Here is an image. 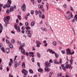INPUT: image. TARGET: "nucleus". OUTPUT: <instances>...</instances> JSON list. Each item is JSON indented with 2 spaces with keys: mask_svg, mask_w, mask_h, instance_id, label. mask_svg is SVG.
I'll use <instances>...</instances> for the list:
<instances>
[{
  "mask_svg": "<svg viewBox=\"0 0 77 77\" xmlns=\"http://www.w3.org/2000/svg\"><path fill=\"white\" fill-rule=\"evenodd\" d=\"M28 35L29 38H31V37H32V33H29V34H28Z\"/></svg>",
  "mask_w": 77,
  "mask_h": 77,
  "instance_id": "obj_29",
  "label": "nucleus"
},
{
  "mask_svg": "<svg viewBox=\"0 0 77 77\" xmlns=\"http://www.w3.org/2000/svg\"><path fill=\"white\" fill-rule=\"evenodd\" d=\"M22 73L24 74V75H27V72H27V71L25 70V69H23L22 70Z\"/></svg>",
  "mask_w": 77,
  "mask_h": 77,
  "instance_id": "obj_6",
  "label": "nucleus"
},
{
  "mask_svg": "<svg viewBox=\"0 0 77 77\" xmlns=\"http://www.w3.org/2000/svg\"><path fill=\"white\" fill-rule=\"evenodd\" d=\"M53 45H54V46H56L57 45V43L56 41H54L53 42Z\"/></svg>",
  "mask_w": 77,
  "mask_h": 77,
  "instance_id": "obj_22",
  "label": "nucleus"
},
{
  "mask_svg": "<svg viewBox=\"0 0 77 77\" xmlns=\"http://www.w3.org/2000/svg\"><path fill=\"white\" fill-rule=\"evenodd\" d=\"M49 62H50V63H53V60H52L51 59L49 60Z\"/></svg>",
  "mask_w": 77,
  "mask_h": 77,
  "instance_id": "obj_46",
  "label": "nucleus"
},
{
  "mask_svg": "<svg viewBox=\"0 0 77 77\" xmlns=\"http://www.w3.org/2000/svg\"><path fill=\"white\" fill-rule=\"evenodd\" d=\"M35 43L36 44H39V45H40L41 44V42H39L37 40L36 41Z\"/></svg>",
  "mask_w": 77,
  "mask_h": 77,
  "instance_id": "obj_23",
  "label": "nucleus"
},
{
  "mask_svg": "<svg viewBox=\"0 0 77 77\" xmlns=\"http://www.w3.org/2000/svg\"><path fill=\"white\" fill-rule=\"evenodd\" d=\"M14 7L12 6H11L10 7V12H12L14 11Z\"/></svg>",
  "mask_w": 77,
  "mask_h": 77,
  "instance_id": "obj_14",
  "label": "nucleus"
},
{
  "mask_svg": "<svg viewBox=\"0 0 77 77\" xmlns=\"http://www.w3.org/2000/svg\"><path fill=\"white\" fill-rule=\"evenodd\" d=\"M53 74V72H51L49 74V76H51V75Z\"/></svg>",
  "mask_w": 77,
  "mask_h": 77,
  "instance_id": "obj_47",
  "label": "nucleus"
},
{
  "mask_svg": "<svg viewBox=\"0 0 77 77\" xmlns=\"http://www.w3.org/2000/svg\"><path fill=\"white\" fill-rule=\"evenodd\" d=\"M62 60H61V58H60V61L59 63H61V64H62Z\"/></svg>",
  "mask_w": 77,
  "mask_h": 77,
  "instance_id": "obj_48",
  "label": "nucleus"
},
{
  "mask_svg": "<svg viewBox=\"0 0 77 77\" xmlns=\"http://www.w3.org/2000/svg\"><path fill=\"white\" fill-rule=\"evenodd\" d=\"M30 30L27 29L26 30V33H27V34H29V33H30Z\"/></svg>",
  "mask_w": 77,
  "mask_h": 77,
  "instance_id": "obj_21",
  "label": "nucleus"
},
{
  "mask_svg": "<svg viewBox=\"0 0 77 77\" xmlns=\"http://www.w3.org/2000/svg\"><path fill=\"white\" fill-rule=\"evenodd\" d=\"M62 73H59L58 74V77H61L62 76Z\"/></svg>",
  "mask_w": 77,
  "mask_h": 77,
  "instance_id": "obj_39",
  "label": "nucleus"
},
{
  "mask_svg": "<svg viewBox=\"0 0 77 77\" xmlns=\"http://www.w3.org/2000/svg\"><path fill=\"white\" fill-rule=\"evenodd\" d=\"M37 47H40V46H39V44H37L36 45Z\"/></svg>",
  "mask_w": 77,
  "mask_h": 77,
  "instance_id": "obj_62",
  "label": "nucleus"
},
{
  "mask_svg": "<svg viewBox=\"0 0 77 77\" xmlns=\"http://www.w3.org/2000/svg\"><path fill=\"white\" fill-rule=\"evenodd\" d=\"M66 7H67V5H64V8H66Z\"/></svg>",
  "mask_w": 77,
  "mask_h": 77,
  "instance_id": "obj_56",
  "label": "nucleus"
},
{
  "mask_svg": "<svg viewBox=\"0 0 77 77\" xmlns=\"http://www.w3.org/2000/svg\"><path fill=\"white\" fill-rule=\"evenodd\" d=\"M41 29L42 30H43V31H44V32H46V31H47V29L46 28H41Z\"/></svg>",
  "mask_w": 77,
  "mask_h": 77,
  "instance_id": "obj_26",
  "label": "nucleus"
},
{
  "mask_svg": "<svg viewBox=\"0 0 77 77\" xmlns=\"http://www.w3.org/2000/svg\"><path fill=\"white\" fill-rule=\"evenodd\" d=\"M29 54L31 56V55H33V54H34V53L33 52H29Z\"/></svg>",
  "mask_w": 77,
  "mask_h": 77,
  "instance_id": "obj_34",
  "label": "nucleus"
},
{
  "mask_svg": "<svg viewBox=\"0 0 77 77\" xmlns=\"http://www.w3.org/2000/svg\"><path fill=\"white\" fill-rule=\"evenodd\" d=\"M14 66H15V68H17V66H18L17 65L16 63L14 65Z\"/></svg>",
  "mask_w": 77,
  "mask_h": 77,
  "instance_id": "obj_53",
  "label": "nucleus"
},
{
  "mask_svg": "<svg viewBox=\"0 0 77 77\" xmlns=\"http://www.w3.org/2000/svg\"><path fill=\"white\" fill-rule=\"evenodd\" d=\"M35 12L36 15H38V14L40 18H41L42 17V12H41V11H38V10H35Z\"/></svg>",
  "mask_w": 77,
  "mask_h": 77,
  "instance_id": "obj_1",
  "label": "nucleus"
},
{
  "mask_svg": "<svg viewBox=\"0 0 77 77\" xmlns=\"http://www.w3.org/2000/svg\"><path fill=\"white\" fill-rule=\"evenodd\" d=\"M49 51H51L52 54H55V52H54V51H53L51 49Z\"/></svg>",
  "mask_w": 77,
  "mask_h": 77,
  "instance_id": "obj_31",
  "label": "nucleus"
},
{
  "mask_svg": "<svg viewBox=\"0 0 77 77\" xmlns=\"http://www.w3.org/2000/svg\"><path fill=\"white\" fill-rule=\"evenodd\" d=\"M73 61V60H72V59H71L70 60V63L71 64H72V62Z\"/></svg>",
  "mask_w": 77,
  "mask_h": 77,
  "instance_id": "obj_41",
  "label": "nucleus"
},
{
  "mask_svg": "<svg viewBox=\"0 0 77 77\" xmlns=\"http://www.w3.org/2000/svg\"><path fill=\"white\" fill-rule=\"evenodd\" d=\"M2 26V24H0V29H1V30H3V26Z\"/></svg>",
  "mask_w": 77,
  "mask_h": 77,
  "instance_id": "obj_42",
  "label": "nucleus"
},
{
  "mask_svg": "<svg viewBox=\"0 0 77 77\" xmlns=\"http://www.w3.org/2000/svg\"><path fill=\"white\" fill-rule=\"evenodd\" d=\"M16 21L17 23H19V22L18 21V19H17Z\"/></svg>",
  "mask_w": 77,
  "mask_h": 77,
  "instance_id": "obj_57",
  "label": "nucleus"
},
{
  "mask_svg": "<svg viewBox=\"0 0 77 77\" xmlns=\"http://www.w3.org/2000/svg\"><path fill=\"white\" fill-rule=\"evenodd\" d=\"M22 48H23V46H21L19 47L20 50V49H21H21H22Z\"/></svg>",
  "mask_w": 77,
  "mask_h": 77,
  "instance_id": "obj_51",
  "label": "nucleus"
},
{
  "mask_svg": "<svg viewBox=\"0 0 77 77\" xmlns=\"http://www.w3.org/2000/svg\"><path fill=\"white\" fill-rule=\"evenodd\" d=\"M10 18H11V17L9 16H7L4 18V19L5 23H7V24H8L9 23V22L8 21H9Z\"/></svg>",
  "mask_w": 77,
  "mask_h": 77,
  "instance_id": "obj_2",
  "label": "nucleus"
},
{
  "mask_svg": "<svg viewBox=\"0 0 77 77\" xmlns=\"http://www.w3.org/2000/svg\"><path fill=\"white\" fill-rule=\"evenodd\" d=\"M37 65H38V66H39V67H40V66H41V65H40V63H37Z\"/></svg>",
  "mask_w": 77,
  "mask_h": 77,
  "instance_id": "obj_50",
  "label": "nucleus"
},
{
  "mask_svg": "<svg viewBox=\"0 0 77 77\" xmlns=\"http://www.w3.org/2000/svg\"><path fill=\"white\" fill-rule=\"evenodd\" d=\"M7 71H9V68H8V67H7Z\"/></svg>",
  "mask_w": 77,
  "mask_h": 77,
  "instance_id": "obj_63",
  "label": "nucleus"
},
{
  "mask_svg": "<svg viewBox=\"0 0 77 77\" xmlns=\"http://www.w3.org/2000/svg\"><path fill=\"white\" fill-rule=\"evenodd\" d=\"M55 56L56 58H57L59 57V55L57 54V53H55Z\"/></svg>",
  "mask_w": 77,
  "mask_h": 77,
  "instance_id": "obj_33",
  "label": "nucleus"
},
{
  "mask_svg": "<svg viewBox=\"0 0 77 77\" xmlns=\"http://www.w3.org/2000/svg\"><path fill=\"white\" fill-rule=\"evenodd\" d=\"M45 66L46 67H48V66L50 67L51 66V63H49L48 62L46 61L45 62Z\"/></svg>",
  "mask_w": 77,
  "mask_h": 77,
  "instance_id": "obj_7",
  "label": "nucleus"
},
{
  "mask_svg": "<svg viewBox=\"0 0 77 77\" xmlns=\"http://www.w3.org/2000/svg\"><path fill=\"white\" fill-rule=\"evenodd\" d=\"M10 62H9V63H8V65H9V67H10V66H11V65H12V63H13V62H12V59H10Z\"/></svg>",
  "mask_w": 77,
  "mask_h": 77,
  "instance_id": "obj_11",
  "label": "nucleus"
},
{
  "mask_svg": "<svg viewBox=\"0 0 77 77\" xmlns=\"http://www.w3.org/2000/svg\"><path fill=\"white\" fill-rule=\"evenodd\" d=\"M31 14H32V15H33L34 14V11H31Z\"/></svg>",
  "mask_w": 77,
  "mask_h": 77,
  "instance_id": "obj_44",
  "label": "nucleus"
},
{
  "mask_svg": "<svg viewBox=\"0 0 77 77\" xmlns=\"http://www.w3.org/2000/svg\"><path fill=\"white\" fill-rule=\"evenodd\" d=\"M35 22L32 21L31 22V25L32 27H33V26H35Z\"/></svg>",
  "mask_w": 77,
  "mask_h": 77,
  "instance_id": "obj_17",
  "label": "nucleus"
},
{
  "mask_svg": "<svg viewBox=\"0 0 77 77\" xmlns=\"http://www.w3.org/2000/svg\"><path fill=\"white\" fill-rule=\"evenodd\" d=\"M6 51L7 53H9L10 52V49L9 48H7L6 49Z\"/></svg>",
  "mask_w": 77,
  "mask_h": 77,
  "instance_id": "obj_15",
  "label": "nucleus"
},
{
  "mask_svg": "<svg viewBox=\"0 0 77 77\" xmlns=\"http://www.w3.org/2000/svg\"><path fill=\"white\" fill-rule=\"evenodd\" d=\"M37 0L39 3H40L41 2H42V0Z\"/></svg>",
  "mask_w": 77,
  "mask_h": 77,
  "instance_id": "obj_52",
  "label": "nucleus"
},
{
  "mask_svg": "<svg viewBox=\"0 0 77 77\" xmlns=\"http://www.w3.org/2000/svg\"><path fill=\"white\" fill-rule=\"evenodd\" d=\"M66 51H67V54H71V50L69 48H68L66 49Z\"/></svg>",
  "mask_w": 77,
  "mask_h": 77,
  "instance_id": "obj_9",
  "label": "nucleus"
},
{
  "mask_svg": "<svg viewBox=\"0 0 77 77\" xmlns=\"http://www.w3.org/2000/svg\"><path fill=\"white\" fill-rule=\"evenodd\" d=\"M66 77H70L69 75H66Z\"/></svg>",
  "mask_w": 77,
  "mask_h": 77,
  "instance_id": "obj_64",
  "label": "nucleus"
},
{
  "mask_svg": "<svg viewBox=\"0 0 77 77\" xmlns=\"http://www.w3.org/2000/svg\"><path fill=\"white\" fill-rule=\"evenodd\" d=\"M2 44L0 43V48H1L2 51L4 52V53H5V48L4 47H2Z\"/></svg>",
  "mask_w": 77,
  "mask_h": 77,
  "instance_id": "obj_5",
  "label": "nucleus"
},
{
  "mask_svg": "<svg viewBox=\"0 0 77 77\" xmlns=\"http://www.w3.org/2000/svg\"><path fill=\"white\" fill-rule=\"evenodd\" d=\"M71 67V64L69 65L68 64H67L65 66V68L67 69H70Z\"/></svg>",
  "mask_w": 77,
  "mask_h": 77,
  "instance_id": "obj_10",
  "label": "nucleus"
},
{
  "mask_svg": "<svg viewBox=\"0 0 77 77\" xmlns=\"http://www.w3.org/2000/svg\"><path fill=\"white\" fill-rule=\"evenodd\" d=\"M17 18H18L19 20H21V17L20 15H18Z\"/></svg>",
  "mask_w": 77,
  "mask_h": 77,
  "instance_id": "obj_20",
  "label": "nucleus"
},
{
  "mask_svg": "<svg viewBox=\"0 0 77 77\" xmlns=\"http://www.w3.org/2000/svg\"><path fill=\"white\" fill-rule=\"evenodd\" d=\"M70 10L72 11H74V9H73V8L72 7V6L70 7Z\"/></svg>",
  "mask_w": 77,
  "mask_h": 77,
  "instance_id": "obj_40",
  "label": "nucleus"
},
{
  "mask_svg": "<svg viewBox=\"0 0 77 77\" xmlns=\"http://www.w3.org/2000/svg\"><path fill=\"white\" fill-rule=\"evenodd\" d=\"M21 51L22 54H26V52L25 51V50H24V49L23 48L21 49Z\"/></svg>",
  "mask_w": 77,
  "mask_h": 77,
  "instance_id": "obj_13",
  "label": "nucleus"
},
{
  "mask_svg": "<svg viewBox=\"0 0 77 77\" xmlns=\"http://www.w3.org/2000/svg\"><path fill=\"white\" fill-rule=\"evenodd\" d=\"M26 55L27 56H29V53L27 52H26Z\"/></svg>",
  "mask_w": 77,
  "mask_h": 77,
  "instance_id": "obj_60",
  "label": "nucleus"
},
{
  "mask_svg": "<svg viewBox=\"0 0 77 77\" xmlns=\"http://www.w3.org/2000/svg\"><path fill=\"white\" fill-rule=\"evenodd\" d=\"M31 60H32L33 62H35V60H34V58H32V59Z\"/></svg>",
  "mask_w": 77,
  "mask_h": 77,
  "instance_id": "obj_54",
  "label": "nucleus"
},
{
  "mask_svg": "<svg viewBox=\"0 0 77 77\" xmlns=\"http://www.w3.org/2000/svg\"><path fill=\"white\" fill-rule=\"evenodd\" d=\"M54 63L56 64H59V62L57 61V60L56 59H54Z\"/></svg>",
  "mask_w": 77,
  "mask_h": 77,
  "instance_id": "obj_12",
  "label": "nucleus"
},
{
  "mask_svg": "<svg viewBox=\"0 0 77 77\" xmlns=\"http://www.w3.org/2000/svg\"><path fill=\"white\" fill-rule=\"evenodd\" d=\"M37 55L38 57H39V58H40V57H41V54H40V53H37Z\"/></svg>",
  "mask_w": 77,
  "mask_h": 77,
  "instance_id": "obj_18",
  "label": "nucleus"
},
{
  "mask_svg": "<svg viewBox=\"0 0 77 77\" xmlns=\"http://www.w3.org/2000/svg\"><path fill=\"white\" fill-rule=\"evenodd\" d=\"M7 2L8 4H9V5H11V3H12V2H11V0H8Z\"/></svg>",
  "mask_w": 77,
  "mask_h": 77,
  "instance_id": "obj_27",
  "label": "nucleus"
},
{
  "mask_svg": "<svg viewBox=\"0 0 77 77\" xmlns=\"http://www.w3.org/2000/svg\"><path fill=\"white\" fill-rule=\"evenodd\" d=\"M7 8H9L11 7V5L8 4L6 5Z\"/></svg>",
  "mask_w": 77,
  "mask_h": 77,
  "instance_id": "obj_32",
  "label": "nucleus"
},
{
  "mask_svg": "<svg viewBox=\"0 0 77 77\" xmlns=\"http://www.w3.org/2000/svg\"><path fill=\"white\" fill-rule=\"evenodd\" d=\"M6 41L8 44H9V41H8V40L7 39H6Z\"/></svg>",
  "mask_w": 77,
  "mask_h": 77,
  "instance_id": "obj_61",
  "label": "nucleus"
},
{
  "mask_svg": "<svg viewBox=\"0 0 77 77\" xmlns=\"http://www.w3.org/2000/svg\"><path fill=\"white\" fill-rule=\"evenodd\" d=\"M42 19H44L45 18V16L44 14H43L42 16Z\"/></svg>",
  "mask_w": 77,
  "mask_h": 77,
  "instance_id": "obj_43",
  "label": "nucleus"
},
{
  "mask_svg": "<svg viewBox=\"0 0 77 77\" xmlns=\"http://www.w3.org/2000/svg\"><path fill=\"white\" fill-rule=\"evenodd\" d=\"M21 9L23 11H26V5L25 4H23L21 7Z\"/></svg>",
  "mask_w": 77,
  "mask_h": 77,
  "instance_id": "obj_4",
  "label": "nucleus"
},
{
  "mask_svg": "<svg viewBox=\"0 0 77 77\" xmlns=\"http://www.w3.org/2000/svg\"><path fill=\"white\" fill-rule=\"evenodd\" d=\"M47 5H46V10L47 11H48V6H49V5H48V3H47Z\"/></svg>",
  "mask_w": 77,
  "mask_h": 77,
  "instance_id": "obj_30",
  "label": "nucleus"
},
{
  "mask_svg": "<svg viewBox=\"0 0 77 77\" xmlns=\"http://www.w3.org/2000/svg\"><path fill=\"white\" fill-rule=\"evenodd\" d=\"M49 69V68L48 67H45V71H48Z\"/></svg>",
  "mask_w": 77,
  "mask_h": 77,
  "instance_id": "obj_38",
  "label": "nucleus"
},
{
  "mask_svg": "<svg viewBox=\"0 0 77 77\" xmlns=\"http://www.w3.org/2000/svg\"><path fill=\"white\" fill-rule=\"evenodd\" d=\"M25 25L26 26H27L29 25V23L27 22H26L25 23Z\"/></svg>",
  "mask_w": 77,
  "mask_h": 77,
  "instance_id": "obj_45",
  "label": "nucleus"
},
{
  "mask_svg": "<svg viewBox=\"0 0 77 77\" xmlns=\"http://www.w3.org/2000/svg\"><path fill=\"white\" fill-rule=\"evenodd\" d=\"M16 64H17V66H18L19 65H21V64H20V63H16Z\"/></svg>",
  "mask_w": 77,
  "mask_h": 77,
  "instance_id": "obj_55",
  "label": "nucleus"
},
{
  "mask_svg": "<svg viewBox=\"0 0 77 77\" xmlns=\"http://www.w3.org/2000/svg\"><path fill=\"white\" fill-rule=\"evenodd\" d=\"M61 52L63 53V54H65V51L64 50L61 51Z\"/></svg>",
  "mask_w": 77,
  "mask_h": 77,
  "instance_id": "obj_49",
  "label": "nucleus"
},
{
  "mask_svg": "<svg viewBox=\"0 0 77 77\" xmlns=\"http://www.w3.org/2000/svg\"><path fill=\"white\" fill-rule=\"evenodd\" d=\"M74 19H75V20H76V21H77V14H75V17H74Z\"/></svg>",
  "mask_w": 77,
  "mask_h": 77,
  "instance_id": "obj_25",
  "label": "nucleus"
},
{
  "mask_svg": "<svg viewBox=\"0 0 77 77\" xmlns=\"http://www.w3.org/2000/svg\"><path fill=\"white\" fill-rule=\"evenodd\" d=\"M73 17V15L72 14V12L70 13V14L69 15L68 17V20H69L71 18H72Z\"/></svg>",
  "mask_w": 77,
  "mask_h": 77,
  "instance_id": "obj_8",
  "label": "nucleus"
},
{
  "mask_svg": "<svg viewBox=\"0 0 77 77\" xmlns=\"http://www.w3.org/2000/svg\"><path fill=\"white\" fill-rule=\"evenodd\" d=\"M9 46L11 48H13V45L11 44H10Z\"/></svg>",
  "mask_w": 77,
  "mask_h": 77,
  "instance_id": "obj_36",
  "label": "nucleus"
},
{
  "mask_svg": "<svg viewBox=\"0 0 77 77\" xmlns=\"http://www.w3.org/2000/svg\"><path fill=\"white\" fill-rule=\"evenodd\" d=\"M23 25V23H20L19 24V26H21Z\"/></svg>",
  "mask_w": 77,
  "mask_h": 77,
  "instance_id": "obj_58",
  "label": "nucleus"
},
{
  "mask_svg": "<svg viewBox=\"0 0 77 77\" xmlns=\"http://www.w3.org/2000/svg\"><path fill=\"white\" fill-rule=\"evenodd\" d=\"M22 30H24V29H25V28L24 26H22Z\"/></svg>",
  "mask_w": 77,
  "mask_h": 77,
  "instance_id": "obj_59",
  "label": "nucleus"
},
{
  "mask_svg": "<svg viewBox=\"0 0 77 77\" xmlns=\"http://www.w3.org/2000/svg\"><path fill=\"white\" fill-rule=\"evenodd\" d=\"M29 71L31 74H33V71L31 69H29Z\"/></svg>",
  "mask_w": 77,
  "mask_h": 77,
  "instance_id": "obj_24",
  "label": "nucleus"
},
{
  "mask_svg": "<svg viewBox=\"0 0 77 77\" xmlns=\"http://www.w3.org/2000/svg\"><path fill=\"white\" fill-rule=\"evenodd\" d=\"M38 71L39 72H42V71H43V70L41 68H40L38 70Z\"/></svg>",
  "mask_w": 77,
  "mask_h": 77,
  "instance_id": "obj_19",
  "label": "nucleus"
},
{
  "mask_svg": "<svg viewBox=\"0 0 77 77\" xmlns=\"http://www.w3.org/2000/svg\"><path fill=\"white\" fill-rule=\"evenodd\" d=\"M10 10H9V9H8L6 11V12L7 14H9L10 13Z\"/></svg>",
  "mask_w": 77,
  "mask_h": 77,
  "instance_id": "obj_28",
  "label": "nucleus"
},
{
  "mask_svg": "<svg viewBox=\"0 0 77 77\" xmlns=\"http://www.w3.org/2000/svg\"><path fill=\"white\" fill-rule=\"evenodd\" d=\"M22 67L23 68H26V65H25V63L23 62L22 65Z\"/></svg>",
  "mask_w": 77,
  "mask_h": 77,
  "instance_id": "obj_16",
  "label": "nucleus"
},
{
  "mask_svg": "<svg viewBox=\"0 0 77 77\" xmlns=\"http://www.w3.org/2000/svg\"><path fill=\"white\" fill-rule=\"evenodd\" d=\"M15 42V40H14V39H12V40H11V43H12V44H14V42Z\"/></svg>",
  "mask_w": 77,
  "mask_h": 77,
  "instance_id": "obj_37",
  "label": "nucleus"
},
{
  "mask_svg": "<svg viewBox=\"0 0 77 77\" xmlns=\"http://www.w3.org/2000/svg\"><path fill=\"white\" fill-rule=\"evenodd\" d=\"M14 26L15 29L17 30L18 32H20V26L17 27V24H15Z\"/></svg>",
  "mask_w": 77,
  "mask_h": 77,
  "instance_id": "obj_3",
  "label": "nucleus"
},
{
  "mask_svg": "<svg viewBox=\"0 0 77 77\" xmlns=\"http://www.w3.org/2000/svg\"><path fill=\"white\" fill-rule=\"evenodd\" d=\"M26 30H29V29H30V27L29 26H26Z\"/></svg>",
  "mask_w": 77,
  "mask_h": 77,
  "instance_id": "obj_35",
  "label": "nucleus"
}]
</instances>
